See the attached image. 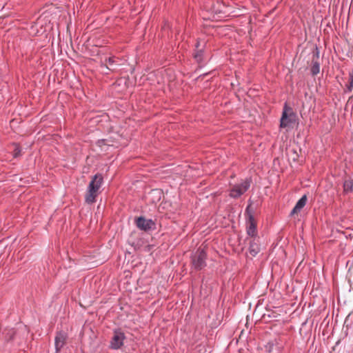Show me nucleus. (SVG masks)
I'll return each mask as SVG.
<instances>
[{
  "label": "nucleus",
  "mask_w": 353,
  "mask_h": 353,
  "mask_svg": "<svg viewBox=\"0 0 353 353\" xmlns=\"http://www.w3.org/2000/svg\"><path fill=\"white\" fill-rule=\"evenodd\" d=\"M103 182V176L101 174H95L90 182L87 192L85 196V202L90 204L96 201L99 190Z\"/></svg>",
  "instance_id": "obj_1"
},
{
  "label": "nucleus",
  "mask_w": 353,
  "mask_h": 353,
  "mask_svg": "<svg viewBox=\"0 0 353 353\" xmlns=\"http://www.w3.org/2000/svg\"><path fill=\"white\" fill-rule=\"evenodd\" d=\"M251 180L246 179L242 180L239 183L231 186L230 190V196L232 198H238L243 194L250 187Z\"/></svg>",
  "instance_id": "obj_2"
},
{
  "label": "nucleus",
  "mask_w": 353,
  "mask_h": 353,
  "mask_svg": "<svg viewBox=\"0 0 353 353\" xmlns=\"http://www.w3.org/2000/svg\"><path fill=\"white\" fill-rule=\"evenodd\" d=\"M296 117L292 109L285 105L281 118L280 127L283 128L292 127L296 122Z\"/></svg>",
  "instance_id": "obj_3"
},
{
  "label": "nucleus",
  "mask_w": 353,
  "mask_h": 353,
  "mask_svg": "<svg viewBox=\"0 0 353 353\" xmlns=\"http://www.w3.org/2000/svg\"><path fill=\"white\" fill-rule=\"evenodd\" d=\"M206 253L202 249H198L192 258V264L194 269L201 270L206 265Z\"/></svg>",
  "instance_id": "obj_4"
},
{
  "label": "nucleus",
  "mask_w": 353,
  "mask_h": 353,
  "mask_svg": "<svg viewBox=\"0 0 353 353\" xmlns=\"http://www.w3.org/2000/svg\"><path fill=\"white\" fill-rule=\"evenodd\" d=\"M124 335L122 332L115 331L112 339L110 346L113 349H119L123 345Z\"/></svg>",
  "instance_id": "obj_5"
},
{
  "label": "nucleus",
  "mask_w": 353,
  "mask_h": 353,
  "mask_svg": "<svg viewBox=\"0 0 353 353\" xmlns=\"http://www.w3.org/2000/svg\"><path fill=\"white\" fill-rule=\"evenodd\" d=\"M247 234L252 237H254L257 234L256 223L252 214H249V219L247 226Z\"/></svg>",
  "instance_id": "obj_6"
},
{
  "label": "nucleus",
  "mask_w": 353,
  "mask_h": 353,
  "mask_svg": "<svg viewBox=\"0 0 353 353\" xmlns=\"http://www.w3.org/2000/svg\"><path fill=\"white\" fill-rule=\"evenodd\" d=\"M307 201V198L306 195H303L296 203L294 208L292 210L290 215L293 216L295 214H298L300 211L303 208L305 205Z\"/></svg>",
  "instance_id": "obj_7"
},
{
  "label": "nucleus",
  "mask_w": 353,
  "mask_h": 353,
  "mask_svg": "<svg viewBox=\"0 0 353 353\" xmlns=\"http://www.w3.org/2000/svg\"><path fill=\"white\" fill-rule=\"evenodd\" d=\"M66 341V335L63 332L57 333L55 337V348L59 352L65 345Z\"/></svg>",
  "instance_id": "obj_8"
},
{
  "label": "nucleus",
  "mask_w": 353,
  "mask_h": 353,
  "mask_svg": "<svg viewBox=\"0 0 353 353\" xmlns=\"http://www.w3.org/2000/svg\"><path fill=\"white\" fill-rule=\"evenodd\" d=\"M152 223V222L151 220H146L142 217H139L137 221V225L138 228L144 230H146L148 228H150Z\"/></svg>",
  "instance_id": "obj_9"
},
{
  "label": "nucleus",
  "mask_w": 353,
  "mask_h": 353,
  "mask_svg": "<svg viewBox=\"0 0 353 353\" xmlns=\"http://www.w3.org/2000/svg\"><path fill=\"white\" fill-rule=\"evenodd\" d=\"M260 251L259 245L254 240L250 242L249 253L252 256H255Z\"/></svg>",
  "instance_id": "obj_10"
},
{
  "label": "nucleus",
  "mask_w": 353,
  "mask_h": 353,
  "mask_svg": "<svg viewBox=\"0 0 353 353\" xmlns=\"http://www.w3.org/2000/svg\"><path fill=\"white\" fill-rule=\"evenodd\" d=\"M343 190L345 193L353 192V179H349L345 181Z\"/></svg>",
  "instance_id": "obj_11"
},
{
  "label": "nucleus",
  "mask_w": 353,
  "mask_h": 353,
  "mask_svg": "<svg viewBox=\"0 0 353 353\" xmlns=\"http://www.w3.org/2000/svg\"><path fill=\"white\" fill-rule=\"evenodd\" d=\"M320 71V66L319 64L316 61H313L312 68H311V72L313 75H316L319 73Z\"/></svg>",
  "instance_id": "obj_12"
},
{
  "label": "nucleus",
  "mask_w": 353,
  "mask_h": 353,
  "mask_svg": "<svg viewBox=\"0 0 353 353\" xmlns=\"http://www.w3.org/2000/svg\"><path fill=\"white\" fill-rule=\"evenodd\" d=\"M347 88L349 91H351L353 88V72H350L349 74Z\"/></svg>",
  "instance_id": "obj_13"
},
{
  "label": "nucleus",
  "mask_w": 353,
  "mask_h": 353,
  "mask_svg": "<svg viewBox=\"0 0 353 353\" xmlns=\"http://www.w3.org/2000/svg\"><path fill=\"white\" fill-rule=\"evenodd\" d=\"M3 334H6V340H11L12 339L13 336H14V332L13 330H4L3 332Z\"/></svg>",
  "instance_id": "obj_14"
},
{
  "label": "nucleus",
  "mask_w": 353,
  "mask_h": 353,
  "mask_svg": "<svg viewBox=\"0 0 353 353\" xmlns=\"http://www.w3.org/2000/svg\"><path fill=\"white\" fill-rule=\"evenodd\" d=\"M114 63H115L114 58H113V57H110V58L108 59L107 66H106V67H107V68L110 69V68H109V66L112 65Z\"/></svg>",
  "instance_id": "obj_15"
},
{
  "label": "nucleus",
  "mask_w": 353,
  "mask_h": 353,
  "mask_svg": "<svg viewBox=\"0 0 353 353\" xmlns=\"http://www.w3.org/2000/svg\"><path fill=\"white\" fill-rule=\"evenodd\" d=\"M21 150L18 146H16L14 150V157H17L20 155Z\"/></svg>",
  "instance_id": "obj_16"
},
{
  "label": "nucleus",
  "mask_w": 353,
  "mask_h": 353,
  "mask_svg": "<svg viewBox=\"0 0 353 353\" xmlns=\"http://www.w3.org/2000/svg\"><path fill=\"white\" fill-rule=\"evenodd\" d=\"M194 58L198 61H200L201 60V56L199 54H196L194 55Z\"/></svg>",
  "instance_id": "obj_17"
}]
</instances>
